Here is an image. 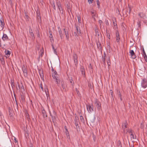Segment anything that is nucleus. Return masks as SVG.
<instances>
[{"mask_svg": "<svg viewBox=\"0 0 147 147\" xmlns=\"http://www.w3.org/2000/svg\"><path fill=\"white\" fill-rule=\"evenodd\" d=\"M52 76L53 78L55 80V81L57 84L58 86H59L60 81L58 77V75L56 71L52 73Z\"/></svg>", "mask_w": 147, "mask_h": 147, "instance_id": "obj_1", "label": "nucleus"}, {"mask_svg": "<svg viewBox=\"0 0 147 147\" xmlns=\"http://www.w3.org/2000/svg\"><path fill=\"white\" fill-rule=\"evenodd\" d=\"M56 5L58 9L59 10V13L62 15L63 14V10L62 7L61 2L57 0L56 1Z\"/></svg>", "mask_w": 147, "mask_h": 147, "instance_id": "obj_2", "label": "nucleus"}, {"mask_svg": "<svg viewBox=\"0 0 147 147\" xmlns=\"http://www.w3.org/2000/svg\"><path fill=\"white\" fill-rule=\"evenodd\" d=\"M126 133H131L130 135V137L131 139H135L136 138L134 137V134H133L134 131L133 130L131 129H126Z\"/></svg>", "mask_w": 147, "mask_h": 147, "instance_id": "obj_3", "label": "nucleus"}, {"mask_svg": "<svg viewBox=\"0 0 147 147\" xmlns=\"http://www.w3.org/2000/svg\"><path fill=\"white\" fill-rule=\"evenodd\" d=\"M141 85L142 87L145 88L147 86V79L145 78L142 82Z\"/></svg>", "mask_w": 147, "mask_h": 147, "instance_id": "obj_4", "label": "nucleus"}, {"mask_svg": "<svg viewBox=\"0 0 147 147\" xmlns=\"http://www.w3.org/2000/svg\"><path fill=\"white\" fill-rule=\"evenodd\" d=\"M95 105L96 107L97 108V109L98 110H99L101 109V104L99 101L96 100L95 102Z\"/></svg>", "mask_w": 147, "mask_h": 147, "instance_id": "obj_5", "label": "nucleus"}, {"mask_svg": "<svg viewBox=\"0 0 147 147\" xmlns=\"http://www.w3.org/2000/svg\"><path fill=\"white\" fill-rule=\"evenodd\" d=\"M5 23L3 20L2 19H0V30H2L4 27Z\"/></svg>", "mask_w": 147, "mask_h": 147, "instance_id": "obj_6", "label": "nucleus"}, {"mask_svg": "<svg viewBox=\"0 0 147 147\" xmlns=\"http://www.w3.org/2000/svg\"><path fill=\"white\" fill-rule=\"evenodd\" d=\"M65 6L67 7V10L68 11L71 10V6L70 3L68 1H66L65 4Z\"/></svg>", "mask_w": 147, "mask_h": 147, "instance_id": "obj_7", "label": "nucleus"}, {"mask_svg": "<svg viewBox=\"0 0 147 147\" xmlns=\"http://www.w3.org/2000/svg\"><path fill=\"white\" fill-rule=\"evenodd\" d=\"M116 39L117 42L118 43H119L120 38L119 32L117 30L116 33Z\"/></svg>", "mask_w": 147, "mask_h": 147, "instance_id": "obj_8", "label": "nucleus"}, {"mask_svg": "<svg viewBox=\"0 0 147 147\" xmlns=\"http://www.w3.org/2000/svg\"><path fill=\"white\" fill-rule=\"evenodd\" d=\"M129 53L132 59H135L136 58V56L133 50H130Z\"/></svg>", "mask_w": 147, "mask_h": 147, "instance_id": "obj_9", "label": "nucleus"}, {"mask_svg": "<svg viewBox=\"0 0 147 147\" xmlns=\"http://www.w3.org/2000/svg\"><path fill=\"white\" fill-rule=\"evenodd\" d=\"M22 70L25 76L26 77L28 75L27 70L26 67L24 65L22 67Z\"/></svg>", "mask_w": 147, "mask_h": 147, "instance_id": "obj_10", "label": "nucleus"}, {"mask_svg": "<svg viewBox=\"0 0 147 147\" xmlns=\"http://www.w3.org/2000/svg\"><path fill=\"white\" fill-rule=\"evenodd\" d=\"M86 107L89 113H91L93 111L92 107L90 105H86Z\"/></svg>", "mask_w": 147, "mask_h": 147, "instance_id": "obj_11", "label": "nucleus"}, {"mask_svg": "<svg viewBox=\"0 0 147 147\" xmlns=\"http://www.w3.org/2000/svg\"><path fill=\"white\" fill-rule=\"evenodd\" d=\"M138 16L141 18V19H144L145 17V14L143 12H140L138 14Z\"/></svg>", "mask_w": 147, "mask_h": 147, "instance_id": "obj_12", "label": "nucleus"}, {"mask_svg": "<svg viewBox=\"0 0 147 147\" xmlns=\"http://www.w3.org/2000/svg\"><path fill=\"white\" fill-rule=\"evenodd\" d=\"M127 123L125 121L124 123L122 125V127L123 129V131L124 133L126 132L125 129L127 127Z\"/></svg>", "mask_w": 147, "mask_h": 147, "instance_id": "obj_13", "label": "nucleus"}, {"mask_svg": "<svg viewBox=\"0 0 147 147\" xmlns=\"http://www.w3.org/2000/svg\"><path fill=\"white\" fill-rule=\"evenodd\" d=\"M63 30L64 31V32L66 36V39L67 40H69V34L68 31H67L65 30V28H64L63 29Z\"/></svg>", "mask_w": 147, "mask_h": 147, "instance_id": "obj_14", "label": "nucleus"}, {"mask_svg": "<svg viewBox=\"0 0 147 147\" xmlns=\"http://www.w3.org/2000/svg\"><path fill=\"white\" fill-rule=\"evenodd\" d=\"M58 32L59 33L60 36L61 37V38L62 39V38L63 37V34L62 33L61 28H60V27H58Z\"/></svg>", "mask_w": 147, "mask_h": 147, "instance_id": "obj_15", "label": "nucleus"}, {"mask_svg": "<svg viewBox=\"0 0 147 147\" xmlns=\"http://www.w3.org/2000/svg\"><path fill=\"white\" fill-rule=\"evenodd\" d=\"M64 128L66 130L65 133L66 134L67 136V138H68L70 139V137H69V132H68L67 129V126H64Z\"/></svg>", "mask_w": 147, "mask_h": 147, "instance_id": "obj_16", "label": "nucleus"}, {"mask_svg": "<svg viewBox=\"0 0 147 147\" xmlns=\"http://www.w3.org/2000/svg\"><path fill=\"white\" fill-rule=\"evenodd\" d=\"M8 39V37L6 34H3L2 39L4 41L7 40Z\"/></svg>", "mask_w": 147, "mask_h": 147, "instance_id": "obj_17", "label": "nucleus"}, {"mask_svg": "<svg viewBox=\"0 0 147 147\" xmlns=\"http://www.w3.org/2000/svg\"><path fill=\"white\" fill-rule=\"evenodd\" d=\"M61 86L63 90H65L66 86L65 85L64 82L63 81H62L61 82Z\"/></svg>", "mask_w": 147, "mask_h": 147, "instance_id": "obj_18", "label": "nucleus"}, {"mask_svg": "<svg viewBox=\"0 0 147 147\" xmlns=\"http://www.w3.org/2000/svg\"><path fill=\"white\" fill-rule=\"evenodd\" d=\"M74 62L76 63H78V60H77V56L76 54H74Z\"/></svg>", "mask_w": 147, "mask_h": 147, "instance_id": "obj_19", "label": "nucleus"}, {"mask_svg": "<svg viewBox=\"0 0 147 147\" xmlns=\"http://www.w3.org/2000/svg\"><path fill=\"white\" fill-rule=\"evenodd\" d=\"M76 32H77L78 34H80L81 33V31L80 28L79 27L76 26Z\"/></svg>", "mask_w": 147, "mask_h": 147, "instance_id": "obj_20", "label": "nucleus"}, {"mask_svg": "<svg viewBox=\"0 0 147 147\" xmlns=\"http://www.w3.org/2000/svg\"><path fill=\"white\" fill-rule=\"evenodd\" d=\"M113 24L114 25L113 28L114 29H116V28H117V24L116 22H115V21H114L113 20Z\"/></svg>", "mask_w": 147, "mask_h": 147, "instance_id": "obj_21", "label": "nucleus"}, {"mask_svg": "<svg viewBox=\"0 0 147 147\" xmlns=\"http://www.w3.org/2000/svg\"><path fill=\"white\" fill-rule=\"evenodd\" d=\"M142 54L143 56L144 57H146V53H145V51L144 50V48H143L142 49Z\"/></svg>", "mask_w": 147, "mask_h": 147, "instance_id": "obj_22", "label": "nucleus"}, {"mask_svg": "<svg viewBox=\"0 0 147 147\" xmlns=\"http://www.w3.org/2000/svg\"><path fill=\"white\" fill-rule=\"evenodd\" d=\"M117 147H122L121 143L120 141L117 142Z\"/></svg>", "mask_w": 147, "mask_h": 147, "instance_id": "obj_23", "label": "nucleus"}, {"mask_svg": "<svg viewBox=\"0 0 147 147\" xmlns=\"http://www.w3.org/2000/svg\"><path fill=\"white\" fill-rule=\"evenodd\" d=\"M29 33L30 34V36L32 37V38H34V34L32 32V30L31 29V31L29 30Z\"/></svg>", "mask_w": 147, "mask_h": 147, "instance_id": "obj_24", "label": "nucleus"}, {"mask_svg": "<svg viewBox=\"0 0 147 147\" xmlns=\"http://www.w3.org/2000/svg\"><path fill=\"white\" fill-rule=\"evenodd\" d=\"M81 71L82 72V74H84L85 75V72L84 69L83 67H81Z\"/></svg>", "mask_w": 147, "mask_h": 147, "instance_id": "obj_25", "label": "nucleus"}, {"mask_svg": "<svg viewBox=\"0 0 147 147\" xmlns=\"http://www.w3.org/2000/svg\"><path fill=\"white\" fill-rule=\"evenodd\" d=\"M5 55H9L10 54V52L7 50H5Z\"/></svg>", "mask_w": 147, "mask_h": 147, "instance_id": "obj_26", "label": "nucleus"}, {"mask_svg": "<svg viewBox=\"0 0 147 147\" xmlns=\"http://www.w3.org/2000/svg\"><path fill=\"white\" fill-rule=\"evenodd\" d=\"M42 113L43 114V116L44 117H47V115L45 111L44 110H42Z\"/></svg>", "mask_w": 147, "mask_h": 147, "instance_id": "obj_27", "label": "nucleus"}, {"mask_svg": "<svg viewBox=\"0 0 147 147\" xmlns=\"http://www.w3.org/2000/svg\"><path fill=\"white\" fill-rule=\"evenodd\" d=\"M75 125L77 129L79 127V126L78 125V122L77 120H76L75 122Z\"/></svg>", "mask_w": 147, "mask_h": 147, "instance_id": "obj_28", "label": "nucleus"}, {"mask_svg": "<svg viewBox=\"0 0 147 147\" xmlns=\"http://www.w3.org/2000/svg\"><path fill=\"white\" fill-rule=\"evenodd\" d=\"M11 86L12 88L15 87V84L14 82L12 80H11Z\"/></svg>", "mask_w": 147, "mask_h": 147, "instance_id": "obj_29", "label": "nucleus"}, {"mask_svg": "<svg viewBox=\"0 0 147 147\" xmlns=\"http://www.w3.org/2000/svg\"><path fill=\"white\" fill-rule=\"evenodd\" d=\"M77 18L78 19V22L79 23H80L81 22V19L80 16H77Z\"/></svg>", "mask_w": 147, "mask_h": 147, "instance_id": "obj_30", "label": "nucleus"}, {"mask_svg": "<svg viewBox=\"0 0 147 147\" xmlns=\"http://www.w3.org/2000/svg\"><path fill=\"white\" fill-rule=\"evenodd\" d=\"M108 60L107 61V65L108 66H109L111 65V62H110V58H108Z\"/></svg>", "mask_w": 147, "mask_h": 147, "instance_id": "obj_31", "label": "nucleus"}, {"mask_svg": "<svg viewBox=\"0 0 147 147\" xmlns=\"http://www.w3.org/2000/svg\"><path fill=\"white\" fill-rule=\"evenodd\" d=\"M76 92H77L78 95L80 96V95H81V94H80L79 91L76 88Z\"/></svg>", "mask_w": 147, "mask_h": 147, "instance_id": "obj_32", "label": "nucleus"}, {"mask_svg": "<svg viewBox=\"0 0 147 147\" xmlns=\"http://www.w3.org/2000/svg\"><path fill=\"white\" fill-rule=\"evenodd\" d=\"M52 6L53 7V9L56 10V7L55 5V4L54 2L52 4Z\"/></svg>", "mask_w": 147, "mask_h": 147, "instance_id": "obj_33", "label": "nucleus"}, {"mask_svg": "<svg viewBox=\"0 0 147 147\" xmlns=\"http://www.w3.org/2000/svg\"><path fill=\"white\" fill-rule=\"evenodd\" d=\"M21 100L23 102L24 101L25 98L23 96L21 95Z\"/></svg>", "mask_w": 147, "mask_h": 147, "instance_id": "obj_34", "label": "nucleus"}, {"mask_svg": "<svg viewBox=\"0 0 147 147\" xmlns=\"http://www.w3.org/2000/svg\"><path fill=\"white\" fill-rule=\"evenodd\" d=\"M70 83H71V84L73 86L74 84V83L73 80H72V79H70Z\"/></svg>", "mask_w": 147, "mask_h": 147, "instance_id": "obj_35", "label": "nucleus"}, {"mask_svg": "<svg viewBox=\"0 0 147 147\" xmlns=\"http://www.w3.org/2000/svg\"><path fill=\"white\" fill-rule=\"evenodd\" d=\"M40 75L41 77L42 78L43 77V74L42 73V71H40Z\"/></svg>", "mask_w": 147, "mask_h": 147, "instance_id": "obj_36", "label": "nucleus"}, {"mask_svg": "<svg viewBox=\"0 0 147 147\" xmlns=\"http://www.w3.org/2000/svg\"><path fill=\"white\" fill-rule=\"evenodd\" d=\"M107 38H108L109 39V40L111 38L110 34L109 33H108L107 32Z\"/></svg>", "mask_w": 147, "mask_h": 147, "instance_id": "obj_37", "label": "nucleus"}, {"mask_svg": "<svg viewBox=\"0 0 147 147\" xmlns=\"http://www.w3.org/2000/svg\"><path fill=\"white\" fill-rule=\"evenodd\" d=\"M39 86H40V88H41V89L43 91V88L42 87V84L41 83H40V84Z\"/></svg>", "mask_w": 147, "mask_h": 147, "instance_id": "obj_38", "label": "nucleus"}, {"mask_svg": "<svg viewBox=\"0 0 147 147\" xmlns=\"http://www.w3.org/2000/svg\"><path fill=\"white\" fill-rule=\"evenodd\" d=\"M97 4L98 5V8H99L100 7V2L98 0H97Z\"/></svg>", "mask_w": 147, "mask_h": 147, "instance_id": "obj_39", "label": "nucleus"}, {"mask_svg": "<svg viewBox=\"0 0 147 147\" xmlns=\"http://www.w3.org/2000/svg\"><path fill=\"white\" fill-rule=\"evenodd\" d=\"M102 61L103 62L104 64H105V57H102Z\"/></svg>", "mask_w": 147, "mask_h": 147, "instance_id": "obj_40", "label": "nucleus"}, {"mask_svg": "<svg viewBox=\"0 0 147 147\" xmlns=\"http://www.w3.org/2000/svg\"><path fill=\"white\" fill-rule=\"evenodd\" d=\"M96 14L95 13L94 14H93L92 16V18H94V20H95V17H96Z\"/></svg>", "mask_w": 147, "mask_h": 147, "instance_id": "obj_41", "label": "nucleus"}, {"mask_svg": "<svg viewBox=\"0 0 147 147\" xmlns=\"http://www.w3.org/2000/svg\"><path fill=\"white\" fill-rule=\"evenodd\" d=\"M93 0H88V2L89 4L92 3Z\"/></svg>", "mask_w": 147, "mask_h": 147, "instance_id": "obj_42", "label": "nucleus"}, {"mask_svg": "<svg viewBox=\"0 0 147 147\" xmlns=\"http://www.w3.org/2000/svg\"><path fill=\"white\" fill-rule=\"evenodd\" d=\"M78 34L77 33V32H75L74 33V36H75L76 37H77L78 36Z\"/></svg>", "mask_w": 147, "mask_h": 147, "instance_id": "obj_43", "label": "nucleus"}, {"mask_svg": "<svg viewBox=\"0 0 147 147\" xmlns=\"http://www.w3.org/2000/svg\"><path fill=\"white\" fill-rule=\"evenodd\" d=\"M80 117V119H81V121H84V120L83 117L82 116H81Z\"/></svg>", "mask_w": 147, "mask_h": 147, "instance_id": "obj_44", "label": "nucleus"}, {"mask_svg": "<svg viewBox=\"0 0 147 147\" xmlns=\"http://www.w3.org/2000/svg\"><path fill=\"white\" fill-rule=\"evenodd\" d=\"M99 24H100V25H101L102 24V22L101 20H99Z\"/></svg>", "mask_w": 147, "mask_h": 147, "instance_id": "obj_45", "label": "nucleus"}, {"mask_svg": "<svg viewBox=\"0 0 147 147\" xmlns=\"http://www.w3.org/2000/svg\"><path fill=\"white\" fill-rule=\"evenodd\" d=\"M118 94L119 96V97L122 96L121 94L120 91H119V92H118Z\"/></svg>", "mask_w": 147, "mask_h": 147, "instance_id": "obj_46", "label": "nucleus"}, {"mask_svg": "<svg viewBox=\"0 0 147 147\" xmlns=\"http://www.w3.org/2000/svg\"><path fill=\"white\" fill-rule=\"evenodd\" d=\"M140 23H141L140 21H139L138 22V25L139 26L140 25Z\"/></svg>", "mask_w": 147, "mask_h": 147, "instance_id": "obj_47", "label": "nucleus"}, {"mask_svg": "<svg viewBox=\"0 0 147 147\" xmlns=\"http://www.w3.org/2000/svg\"><path fill=\"white\" fill-rule=\"evenodd\" d=\"M105 23H106V24L107 25H109V22H108V21L107 20L106 21Z\"/></svg>", "mask_w": 147, "mask_h": 147, "instance_id": "obj_48", "label": "nucleus"}, {"mask_svg": "<svg viewBox=\"0 0 147 147\" xmlns=\"http://www.w3.org/2000/svg\"><path fill=\"white\" fill-rule=\"evenodd\" d=\"M14 141L15 143H17V141L16 138H14Z\"/></svg>", "mask_w": 147, "mask_h": 147, "instance_id": "obj_49", "label": "nucleus"}, {"mask_svg": "<svg viewBox=\"0 0 147 147\" xmlns=\"http://www.w3.org/2000/svg\"><path fill=\"white\" fill-rule=\"evenodd\" d=\"M144 58L145 59V61H147V56H146V57H144Z\"/></svg>", "mask_w": 147, "mask_h": 147, "instance_id": "obj_50", "label": "nucleus"}, {"mask_svg": "<svg viewBox=\"0 0 147 147\" xmlns=\"http://www.w3.org/2000/svg\"><path fill=\"white\" fill-rule=\"evenodd\" d=\"M50 115L51 116V117L52 118V119L53 120L54 119H55V117H53L52 115H51V114H50Z\"/></svg>", "mask_w": 147, "mask_h": 147, "instance_id": "obj_51", "label": "nucleus"}, {"mask_svg": "<svg viewBox=\"0 0 147 147\" xmlns=\"http://www.w3.org/2000/svg\"><path fill=\"white\" fill-rule=\"evenodd\" d=\"M51 71H52V73L54 72V71H55L53 68V67H52V69H51Z\"/></svg>", "mask_w": 147, "mask_h": 147, "instance_id": "obj_52", "label": "nucleus"}, {"mask_svg": "<svg viewBox=\"0 0 147 147\" xmlns=\"http://www.w3.org/2000/svg\"><path fill=\"white\" fill-rule=\"evenodd\" d=\"M49 37L50 38H53V36H52V34H50V35Z\"/></svg>", "mask_w": 147, "mask_h": 147, "instance_id": "obj_53", "label": "nucleus"}, {"mask_svg": "<svg viewBox=\"0 0 147 147\" xmlns=\"http://www.w3.org/2000/svg\"><path fill=\"white\" fill-rule=\"evenodd\" d=\"M91 13L93 15L95 13L93 11H91Z\"/></svg>", "mask_w": 147, "mask_h": 147, "instance_id": "obj_54", "label": "nucleus"}, {"mask_svg": "<svg viewBox=\"0 0 147 147\" xmlns=\"http://www.w3.org/2000/svg\"><path fill=\"white\" fill-rule=\"evenodd\" d=\"M53 38H50V41L52 42V41H53Z\"/></svg>", "mask_w": 147, "mask_h": 147, "instance_id": "obj_55", "label": "nucleus"}, {"mask_svg": "<svg viewBox=\"0 0 147 147\" xmlns=\"http://www.w3.org/2000/svg\"><path fill=\"white\" fill-rule=\"evenodd\" d=\"M106 57V54L105 53H104V57H103L105 58Z\"/></svg>", "mask_w": 147, "mask_h": 147, "instance_id": "obj_56", "label": "nucleus"}, {"mask_svg": "<svg viewBox=\"0 0 147 147\" xmlns=\"http://www.w3.org/2000/svg\"><path fill=\"white\" fill-rule=\"evenodd\" d=\"M120 98L121 100V101L123 99H122V96L120 97Z\"/></svg>", "mask_w": 147, "mask_h": 147, "instance_id": "obj_57", "label": "nucleus"}, {"mask_svg": "<svg viewBox=\"0 0 147 147\" xmlns=\"http://www.w3.org/2000/svg\"><path fill=\"white\" fill-rule=\"evenodd\" d=\"M110 41L109 42H108V43L107 44V45H108V46H109L110 45Z\"/></svg>", "mask_w": 147, "mask_h": 147, "instance_id": "obj_58", "label": "nucleus"}, {"mask_svg": "<svg viewBox=\"0 0 147 147\" xmlns=\"http://www.w3.org/2000/svg\"><path fill=\"white\" fill-rule=\"evenodd\" d=\"M54 51L55 53V54H56L57 52H56L55 50V49H54Z\"/></svg>", "mask_w": 147, "mask_h": 147, "instance_id": "obj_59", "label": "nucleus"}, {"mask_svg": "<svg viewBox=\"0 0 147 147\" xmlns=\"http://www.w3.org/2000/svg\"><path fill=\"white\" fill-rule=\"evenodd\" d=\"M26 18L27 19H28V16L27 15H26Z\"/></svg>", "mask_w": 147, "mask_h": 147, "instance_id": "obj_60", "label": "nucleus"}, {"mask_svg": "<svg viewBox=\"0 0 147 147\" xmlns=\"http://www.w3.org/2000/svg\"><path fill=\"white\" fill-rule=\"evenodd\" d=\"M52 47L53 49V50H54V49H55L54 48V46L53 45H52Z\"/></svg>", "mask_w": 147, "mask_h": 147, "instance_id": "obj_61", "label": "nucleus"}, {"mask_svg": "<svg viewBox=\"0 0 147 147\" xmlns=\"http://www.w3.org/2000/svg\"><path fill=\"white\" fill-rule=\"evenodd\" d=\"M9 147V146H6V147Z\"/></svg>", "mask_w": 147, "mask_h": 147, "instance_id": "obj_62", "label": "nucleus"}, {"mask_svg": "<svg viewBox=\"0 0 147 147\" xmlns=\"http://www.w3.org/2000/svg\"><path fill=\"white\" fill-rule=\"evenodd\" d=\"M27 118L28 119L29 118V117H27Z\"/></svg>", "mask_w": 147, "mask_h": 147, "instance_id": "obj_63", "label": "nucleus"}, {"mask_svg": "<svg viewBox=\"0 0 147 147\" xmlns=\"http://www.w3.org/2000/svg\"><path fill=\"white\" fill-rule=\"evenodd\" d=\"M115 20L116 21V19L115 18H114Z\"/></svg>", "mask_w": 147, "mask_h": 147, "instance_id": "obj_64", "label": "nucleus"}]
</instances>
